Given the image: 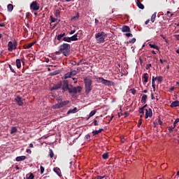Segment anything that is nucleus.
<instances>
[{
  "mask_svg": "<svg viewBox=\"0 0 179 179\" xmlns=\"http://www.w3.org/2000/svg\"><path fill=\"white\" fill-rule=\"evenodd\" d=\"M136 4H137L138 8H139V9H145V6H143V4H142V3H141V1L137 0Z\"/></svg>",
  "mask_w": 179,
  "mask_h": 179,
  "instance_id": "6ab92c4d",
  "label": "nucleus"
},
{
  "mask_svg": "<svg viewBox=\"0 0 179 179\" xmlns=\"http://www.w3.org/2000/svg\"><path fill=\"white\" fill-rule=\"evenodd\" d=\"M26 152H27V153H29V155H31V150L27 149Z\"/></svg>",
  "mask_w": 179,
  "mask_h": 179,
  "instance_id": "052dcab7",
  "label": "nucleus"
},
{
  "mask_svg": "<svg viewBox=\"0 0 179 179\" xmlns=\"http://www.w3.org/2000/svg\"><path fill=\"white\" fill-rule=\"evenodd\" d=\"M0 27H5L4 23H0Z\"/></svg>",
  "mask_w": 179,
  "mask_h": 179,
  "instance_id": "774afa93",
  "label": "nucleus"
},
{
  "mask_svg": "<svg viewBox=\"0 0 179 179\" xmlns=\"http://www.w3.org/2000/svg\"><path fill=\"white\" fill-rule=\"evenodd\" d=\"M126 37H134V35H132V34H126Z\"/></svg>",
  "mask_w": 179,
  "mask_h": 179,
  "instance_id": "13d9d810",
  "label": "nucleus"
},
{
  "mask_svg": "<svg viewBox=\"0 0 179 179\" xmlns=\"http://www.w3.org/2000/svg\"><path fill=\"white\" fill-rule=\"evenodd\" d=\"M96 113H97V110H93L90 112L88 119L90 118L91 117H93V115H94L96 114Z\"/></svg>",
  "mask_w": 179,
  "mask_h": 179,
  "instance_id": "c85d7f7f",
  "label": "nucleus"
},
{
  "mask_svg": "<svg viewBox=\"0 0 179 179\" xmlns=\"http://www.w3.org/2000/svg\"><path fill=\"white\" fill-rule=\"evenodd\" d=\"M84 85H85V94H89L90 92H92V90L93 89V87L92 85H93V80H92L90 78H85L84 79Z\"/></svg>",
  "mask_w": 179,
  "mask_h": 179,
  "instance_id": "7ed1b4c3",
  "label": "nucleus"
},
{
  "mask_svg": "<svg viewBox=\"0 0 179 179\" xmlns=\"http://www.w3.org/2000/svg\"><path fill=\"white\" fill-rule=\"evenodd\" d=\"M27 157L24 155L17 157L15 158L16 162H23V160H26Z\"/></svg>",
  "mask_w": 179,
  "mask_h": 179,
  "instance_id": "2eb2a0df",
  "label": "nucleus"
},
{
  "mask_svg": "<svg viewBox=\"0 0 179 179\" xmlns=\"http://www.w3.org/2000/svg\"><path fill=\"white\" fill-rule=\"evenodd\" d=\"M153 116V111L152 110V108H148L145 109V118L148 119L149 117H152Z\"/></svg>",
  "mask_w": 179,
  "mask_h": 179,
  "instance_id": "1a4fd4ad",
  "label": "nucleus"
},
{
  "mask_svg": "<svg viewBox=\"0 0 179 179\" xmlns=\"http://www.w3.org/2000/svg\"><path fill=\"white\" fill-rule=\"evenodd\" d=\"M59 104L61 108L65 107V106H68V104H69V101H64L60 102Z\"/></svg>",
  "mask_w": 179,
  "mask_h": 179,
  "instance_id": "393cba45",
  "label": "nucleus"
},
{
  "mask_svg": "<svg viewBox=\"0 0 179 179\" xmlns=\"http://www.w3.org/2000/svg\"><path fill=\"white\" fill-rule=\"evenodd\" d=\"M61 87H62V82H59L57 84L53 85V87L51 88V90H58V89H61Z\"/></svg>",
  "mask_w": 179,
  "mask_h": 179,
  "instance_id": "9b49d317",
  "label": "nucleus"
},
{
  "mask_svg": "<svg viewBox=\"0 0 179 179\" xmlns=\"http://www.w3.org/2000/svg\"><path fill=\"white\" fill-rule=\"evenodd\" d=\"M75 113H78V108L75 107L73 109H69L66 113V115H69V114H75Z\"/></svg>",
  "mask_w": 179,
  "mask_h": 179,
  "instance_id": "ddd939ff",
  "label": "nucleus"
},
{
  "mask_svg": "<svg viewBox=\"0 0 179 179\" xmlns=\"http://www.w3.org/2000/svg\"><path fill=\"white\" fill-rule=\"evenodd\" d=\"M143 79H144L145 83H148V82H149V74L148 73H145L143 76Z\"/></svg>",
  "mask_w": 179,
  "mask_h": 179,
  "instance_id": "4468645a",
  "label": "nucleus"
},
{
  "mask_svg": "<svg viewBox=\"0 0 179 179\" xmlns=\"http://www.w3.org/2000/svg\"><path fill=\"white\" fill-rule=\"evenodd\" d=\"M8 67L10 68L11 72H13V73H16V71H15V69H13V68L12 67V65L8 64Z\"/></svg>",
  "mask_w": 179,
  "mask_h": 179,
  "instance_id": "79ce46f5",
  "label": "nucleus"
},
{
  "mask_svg": "<svg viewBox=\"0 0 179 179\" xmlns=\"http://www.w3.org/2000/svg\"><path fill=\"white\" fill-rule=\"evenodd\" d=\"M70 74L71 75V76H75V75L78 74V71L76 70L72 71L71 72H70Z\"/></svg>",
  "mask_w": 179,
  "mask_h": 179,
  "instance_id": "58836bf2",
  "label": "nucleus"
},
{
  "mask_svg": "<svg viewBox=\"0 0 179 179\" xmlns=\"http://www.w3.org/2000/svg\"><path fill=\"white\" fill-rule=\"evenodd\" d=\"M71 76H72L71 75V73H66V74L64 75V79H68V78H71Z\"/></svg>",
  "mask_w": 179,
  "mask_h": 179,
  "instance_id": "4c0bfd02",
  "label": "nucleus"
},
{
  "mask_svg": "<svg viewBox=\"0 0 179 179\" xmlns=\"http://www.w3.org/2000/svg\"><path fill=\"white\" fill-rule=\"evenodd\" d=\"M59 51H61L62 54H63L64 57H69L71 52V45L68 43H63L59 46Z\"/></svg>",
  "mask_w": 179,
  "mask_h": 179,
  "instance_id": "f257e3e1",
  "label": "nucleus"
},
{
  "mask_svg": "<svg viewBox=\"0 0 179 179\" xmlns=\"http://www.w3.org/2000/svg\"><path fill=\"white\" fill-rule=\"evenodd\" d=\"M63 41H66V43H71V37H68V36L64 37Z\"/></svg>",
  "mask_w": 179,
  "mask_h": 179,
  "instance_id": "2f4dec72",
  "label": "nucleus"
},
{
  "mask_svg": "<svg viewBox=\"0 0 179 179\" xmlns=\"http://www.w3.org/2000/svg\"><path fill=\"white\" fill-rule=\"evenodd\" d=\"M95 38L98 44H101L106 41L107 34L104 31H100L95 34Z\"/></svg>",
  "mask_w": 179,
  "mask_h": 179,
  "instance_id": "f03ea898",
  "label": "nucleus"
},
{
  "mask_svg": "<svg viewBox=\"0 0 179 179\" xmlns=\"http://www.w3.org/2000/svg\"><path fill=\"white\" fill-rule=\"evenodd\" d=\"M122 31L123 33H130L131 32V28H129V27H128L127 25H124L122 27Z\"/></svg>",
  "mask_w": 179,
  "mask_h": 179,
  "instance_id": "f8f14e48",
  "label": "nucleus"
},
{
  "mask_svg": "<svg viewBox=\"0 0 179 179\" xmlns=\"http://www.w3.org/2000/svg\"><path fill=\"white\" fill-rule=\"evenodd\" d=\"M53 171H55V173H56V174H57V176H59V177H61V169H59V168L58 167H55L53 169Z\"/></svg>",
  "mask_w": 179,
  "mask_h": 179,
  "instance_id": "f3484780",
  "label": "nucleus"
},
{
  "mask_svg": "<svg viewBox=\"0 0 179 179\" xmlns=\"http://www.w3.org/2000/svg\"><path fill=\"white\" fill-rule=\"evenodd\" d=\"M175 89H176L175 87H171L170 88V90H171V92H173V91H174Z\"/></svg>",
  "mask_w": 179,
  "mask_h": 179,
  "instance_id": "338daca9",
  "label": "nucleus"
},
{
  "mask_svg": "<svg viewBox=\"0 0 179 179\" xmlns=\"http://www.w3.org/2000/svg\"><path fill=\"white\" fill-rule=\"evenodd\" d=\"M103 129H99V130H95L92 131V134L94 135H99V134H101L103 132Z\"/></svg>",
  "mask_w": 179,
  "mask_h": 179,
  "instance_id": "b1692460",
  "label": "nucleus"
},
{
  "mask_svg": "<svg viewBox=\"0 0 179 179\" xmlns=\"http://www.w3.org/2000/svg\"><path fill=\"white\" fill-rule=\"evenodd\" d=\"M102 158L103 160H107V159H108V152L103 153L102 155Z\"/></svg>",
  "mask_w": 179,
  "mask_h": 179,
  "instance_id": "7c9ffc66",
  "label": "nucleus"
},
{
  "mask_svg": "<svg viewBox=\"0 0 179 179\" xmlns=\"http://www.w3.org/2000/svg\"><path fill=\"white\" fill-rule=\"evenodd\" d=\"M72 65H78V66H79V65H80V63H76V62H73V63H72Z\"/></svg>",
  "mask_w": 179,
  "mask_h": 179,
  "instance_id": "0e129e2a",
  "label": "nucleus"
},
{
  "mask_svg": "<svg viewBox=\"0 0 179 179\" xmlns=\"http://www.w3.org/2000/svg\"><path fill=\"white\" fill-rule=\"evenodd\" d=\"M75 33H76V30H73V31H71L69 33V34H70V35H72V34H75Z\"/></svg>",
  "mask_w": 179,
  "mask_h": 179,
  "instance_id": "e2e57ef3",
  "label": "nucleus"
},
{
  "mask_svg": "<svg viewBox=\"0 0 179 179\" xmlns=\"http://www.w3.org/2000/svg\"><path fill=\"white\" fill-rule=\"evenodd\" d=\"M152 66V64H148L146 66H145V69L147 70H149L150 69V67Z\"/></svg>",
  "mask_w": 179,
  "mask_h": 179,
  "instance_id": "de8ad7c7",
  "label": "nucleus"
},
{
  "mask_svg": "<svg viewBox=\"0 0 179 179\" xmlns=\"http://www.w3.org/2000/svg\"><path fill=\"white\" fill-rule=\"evenodd\" d=\"M145 109H144L143 108H140L138 113L140 114H142L143 115H145Z\"/></svg>",
  "mask_w": 179,
  "mask_h": 179,
  "instance_id": "72a5a7b5",
  "label": "nucleus"
},
{
  "mask_svg": "<svg viewBox=\"0 0 179 179\" xmlns=\"http://www.w3.org/2000/svg\"><path fill=\"white\" fill-rule=\"evenodd\" d=\"M149 47H150V48H154L155 50H157V51L160 50V48H159L156 44L149 43Z\"/></svg>",
  "mask_w": 179,
  "mask_h": 179,
  "instance_id": "5701e85b",
  "label": "nucleus"
},
{
  "mask_svg": "<svg viewBox=\"0 0 179 179\" xmlns=\"http://www.w3.org/2000/svg\"><path fill=\"white\" fill-rule=\"evenodd\" d=\"M62 54V52H61V50L55 52L56 55H61Z\"/></svg>",
  "mask_w": 179,
  "mask_h": 179,
  "instance_id": "6e6d98bb",
  "label": "nucleus"
},
{
  "mask_svg": "<svg viewBox=\"0 0 179 179\" xmlns=\"http://www.w3.org/2000/svg\"><path fill=\"white\" fill-rule=\"evenodd\" d=\"M157 80V77L152 76V83H155V81Z\"/></svg>",
  "mask_w": 179,
  "mask_h": 179,
  "instance_id": "864d4df0",
  "label": "nucleus"
},
{
  "mask_svg": "<svg viewBox=\"0 0 179 179\" xmlns=\"http://www.w3.org/2000/svg\"><path fill=\"white\" fill-rule=\"evenodd\" d=\"M178 122H179V118H177V119L174 121V122H173V126H174V127H177V124H178Z\"/></svg>",
  "mask_w": 179,
  "mask_h": 179,
  "instance_id": "49530a36",
  "label": "nucleus"
},
{
  "mask_svg": "<svg viewBox=\"0 0 179 179\" xmlns=\"http://www.w3.org/2000/svg\"><path fill=\"white\" fill-rule=\"evenodd\" d=\"M136 43V38H133L131 40L127 41V44H134Z\"/></svg>",
  "mask_w": 179,
  "mask_h": 179,
  "instance_id": "473e14b6",
  "label": "nucleus"
},
{
  "mask_svg": "<svg viewBox=\"0 0 179 179\" xmlns=\"http://www.w3.org/2000/svg\"><path fill=\"white\" fill-rule=\"evenodd\" d=\"M62 35L60 34H59L58 36H57V40L59 41L60 40H62Z\"/></svg>",
  "mask_w": 179,
  "mask_h": 179,
  "instance_id": "8fccbe9b",
  "label": "nucleus"
},
{
  "mask_svg": "<svg viewBox=\"0 0 179 179\" xmlns=\"http://www.w3.org/2000/svg\"><path fill=\"white\" fill-rule=\"evenodd\" d=\"M85 139H90V134L85 135Z\"/></svg>",
  "mask_w": 179,
  "mask_h": 179,
  "instance_id": "680f3d73",
  "label": "nucleus"
},
{
  "mask_svg": "<svg viewBox=\"0 0 179 179\" xmlns=\"http://www.w3.org/2000/svg\"><path fill=\"white\" fill-rule=\"evenodd\" d=\"M36 44V42H32L29 44H26V45H24V50H29V48H31V47H33V45Z\"/></svg>",
  "mask_w": 179,
  "mask_h": 179,
  "instance_id": "dca6fc26",
  "label": "nucleus"
},
{
  "mask_svg": "<svg viewBox=\"0 0 179 179\" xmlns=\"http://www.w3.org/2000/svg\"><path fill=\"white\" fill-rule=\"evenodd\" d=\"M174 107H179V101H175L171 103V108H174Z\"/></svg>",
  "mask_w": 179,
  "mask_h": 179,
  "instance_id": "a211bd4d",
  "label": "nucleus"
},
{
  "mask_svg": "<svg viewBox=\"0 0 179 179\" xmlns=\"http://www.w3.org/2000/svg\"><path fill=\"white\" fill-rule=\"evenodd\" d=\"M17 132V128L16 127H13L10 130V134L13 135V134Z\"/></svg>",
  "mask_w": 179,
  "mask_h": 179,
  "instance_id": "bb28decb",
  "label": "nucleus"
},
{
  "mask_svg": "<svg viewBox=\"0 0 179 179\" xmlns=\"http://www.w3.org/2000/svg\"><path fill=\"white\" fill-rule=\"evenodd\" d=\"M8 12H12L13 10V4H8L7 6Z\"/></svg>",
  "mask_w": 179,
  "mask_h": 179,
  "instance_id": "cd10ccee",
  "label": "nucleus"
},
{
  "mask_svg": "<svg viewBox=\"0 0 179 179\" xmlns=\"http://www.w3.org/2000/svg\"><path fill=\"white\" fill-rule=\"evenodd\" d=\"M96 82L98 83H102L105 86H114V82L108 80H106L103 78L99 77L96 78Z\"/></svg>",
  "mask_w": 179,
  "mask_h": 179,
  "instance_id": "20e7f679",
  "label": "nucleus"
},
{
  "mask_svg": "<svg viewBox=\"0 0 179 179\" xmlns=\"http://www.w3.org/2000/svg\"><path fill=\"white\" fill-rule=\"evenodd\" d=\"M157 80L159 82V83H162V82H163V76H157Z\"/></svg>",
  "mask_w": 179,
  "mask_h": 179,
  "instance_id": "f704fd0d",
  "label": "nucleus"
},
{
  "mask_svg": "<svg viewBox=\"0 0 179 179\" xmlns=\"http://www.w3.org/2000/svg\"><path fill=\"white\" fill-rule=\"evenodd\" d=\"M52 108L55 110V109H57V108H61V105H60V103H56L55 105H54L53 106H52Z\"/></svg>",
  "mask_w": 179,
  "mask_h": 179,
  "instance_id": "e433bc0d",
  "label": "nucleus"
},
{
  "mask_svg": "<svg viewBox=\"0 0 179 179\" xmlns=\"http://www.w3.org/2000/svg\"><path fill=\"white\" fill-rule=\"evenodd\" d=\"M174 128H176V127L170 126L168 127V130L169 131V132H173V129H174Z\"/></svg>",
  "mask_w": 179,
  "mask_h": 179,
  "instance_id": "ea45409f",
  "label": "nucleus"
},
{
  "mask_svg": "<svg viewBox=\"0 0 179 179\" xmlns=\"http://www.w3.org/2000/svg\"><path fill=\"white\" fill-rule=\"evenodd\" d=\"M26 177L27 179H34V174H33V173H31L30 174H27Z\"/></svg>",
  "mask_w": 179,
  "mask_h": 179,
  "instance_id": "c756f323",
  "label": "nucleus"
},
{
  "mask_svg": "<svg viewBox=\"0 0 179 179\" xmlns=\"http://www.w3.org/2000/svg\"><path fill=\"white\" fill-rule=\"evenodd\" d=\"M30 8L32 10H38L40 9V6L38 5V3L34 1L31 3Z\"/></svg>",
  "mask_w": 179,
  "mask_h": 179,
  "instance_id": "6e6552de",
  "label": "nucleus"
},
{
  "mask_svg": "<svg viewBox=\"0 0 179 179\" xmlns=\"http://www.w3.org/2000/svg\"><path fill=\"white\" fill-rule=\"evenodd\" d=\"M93 124H94V127H97V125H99V122L96 120H94Z\"/></svg>",
  "mask_w": 179,
  "mask_h": 179,
  "instance_id": "5fc2aeb1",
  "label": "nucleus"
},
{
  "mask_svg": "<svg viewBox=\"0 0 179 179\" xmlns=\"http://www.w3.org/2000/svg\"><path fill=\"white\" fill-rule=\"evenodd\" d=\"M158 124L159 125H163V121H162L160 117L158 118Z\"/></svg>",
  "mask_w": 179,
  "mask_h": 179,
  "instance_id": "3c124183",
  "label": "nucleus"
},
{
  "mask_svg": "<svg viewBox=\"0 0 179 179\" xmlns=\"http://www.w3.org/2000/svg\"><path fill=\"white\" fill-rule=\"evenodd\" d=\"M173 37L177 40V41H179V34L178 35H174Z\"/></svg>",
  "mask_w": 179,
  "mask_h": 179,
  "instance_id": "4d7b16f0",
  "label": "nucleus"
},
{
  "mask_svg": "<svg viewBox=\"0 0 179 179\" xmlns=\"http://www.w3.org/2000/svg\"><path fill=\"white\" fill-rule=\"evenodd\" d=\"M40 169H41V174H43L44 173L45 169L43 168V166H41Z\"/></svg>",
  "mask_w": 179,
  "mask_h": 179,
  "instance_id": "603ef678",
  "label": "nucleus"
},
{
  "mask_svg": "<svg viewBox=\"0 0 179 179\" xmlns=\"http://www.w3.org/2000/svg\"><path fill=\"white\" fill-rule=\"evenodd\" d=\"M62 90L63 93H65V92H69L71 90V87H69V81L68 80H64L63 84L62 85Z\"/></svg>",
  "mask_w": 179,
  "mask_h": 179,
  "instance_id": "423d86ee",
  "label": "nucleus"
},
{
  "mask_svg": "<svg viewBox=\"0 0 179 179\" xmlns=\"http://www.w3.org/2000/svg\"><path fill=\"white\" fill-rule=\"evenodd\" d=\"M49 156L51 159L54 157V151H52L51 149L49 150Z\"/></svg>",
  "mask_w": 179,
  "mask_h": 179,
  "instance_id": "c9c22d12",
  "label": "nucleus"
},
{
  "mask_svg": "<svg viewBox=\"0 0 179 179\" xmlns=\"http://www.w3.org/2000/svg\"><path fill=\"white\" fill-rule=\"evenodd\" d=\"M78 34H74L73 36L70 37L71 41H78Z\"/></svg>",
  "mask_w": 179,
  "mask_h": 179,
  "instance_id": "4be33fe9",
  "label": "nucleus"
},
{
  "mask_svg": "<svg viewBox=\"0 0 179 179\" xmlns=\"http://www.w3.org/2000/svg\"><path fill=\"white\" fill-rule=\"evenodd\" d=\"M150 22V20H147L145 22V24H149V22Z\"/></svg>",
  "mask_w": 179,
  "mask_h": 179,
  "instance_id": "69168bd1",
  "label": "nucleus"
},
{
  "mask_svg": "<svg viewBox=\"0 0 179 179\" xmlns=\"http://www.w3.org/2000/svg\"><path fill=\"white\" fill-rule=\"evenodd\" d=\"M130 91L131 94H134V95L136 94V90H135V88L131 89Z\"/></svg>",
  "mask_w": 179,
  "mask_h": 179,
  "instance_id": "37998d69",
  "label": "nucleus"
},
{
  "mask_svg": "<svg viewBox=\"0 0 179 179\" xmlns=\"http://www.w3.org/2000/svg\"><path fill=\"white\" fill-rule=\"evenodd\" d=\"M55 75H58L57 71H55L50 73V76H55Z\"/></svg>",
  "mask_w": 179,
  "mask_h": 179,
  "instance_id": "a19ab883",
  "label": "nucleus"
},
{
  "mask_svg": "<svg viewBox=\"0 0 179 179\" xmlns=\"http://www.w3.org/2000/svg\"><path fill=\"white\" fill-rule=\"evenodd\" d=\"M141 125H142V120H140L138 121V123L137 126H138V128H139V127H141Z\"/></svg>",
  "mask_w": 179,
  "mask_h": 179,
  "instance_id": "bf43d9fd",
  "label": "nucleus"
},
{
  "mask_svg": "<svg viewBox=\"0 0 179 179\" xmlns=\"http://www.w3.org/2000/svg\"><path fill=\"white\" fill-rule=\"evenodd\" d=\"M146 100H148V95L143 94L142 98H141V103L143 104H145Z\"/></svg>",
  "mask_w": 179,
  "mask_h": 179,
  "instance_id": "412c9836",
  "label": "nucleus"
},
{
  "mask_svg": "<svg viewBox=\"0 0 179 179\" xmlns=\"http://www.w3.org/2000/svg\"><path fill=\"white\" fill-rule=\"evenodd\" d=\"M17 48V42L15 41L14 43L12 41H9L8 43V50L10 52H12L13 50H16Z\"/></svg>",
  "mask_w": 179,
  "mask_h": 179,
  "instance_id": "0eeeda50",
  "label": "nucleus"
},
{
  "mask_svg": "<svg viewBox=\"0 0 179 179\" xmlns=\"http://www.w3.org/2000/svg\"><path fill=\"white\" fill-rule=\"evenodd\" d=\"M15 101L17 102V104H18V106H23V98H22V96H17L15 97Z\"/></svg>",
  "mask_w": 179,
  "mask_h": 179,
  "instance_id": "9d476101",
  "label": "nucleus"
},
{
  "mask_svg": "<svg viewBox=\"0 0 179 179\" xmlns=\"http://www.w3.org/2000/svg\"><path fill=\"white\" fill-rule=\"evenodd\" d=\"M79 17H80L79 13H77L76 16L72 17V19H73V20H76L79 19Z\"/></svg>",
  "mask_w": 179,
  "mask_h": 179,
  "instance_id": "c03bdc74",
  "label": "nucleus"
},
{
  "mask_svg": "<svg viewBox=\"0 0 179 179\" xmlns=\"http://www.w3.org/2000/svg\"><path fill=\"white\" fill-rule=\"evenodd\" d=\"M156 15H157V13H155L154 14L152 15L151 19H150L152 23H155V20H156Z\"/></svg>",
  "mask_w": 179,
  "mask_h": 179,
  "instance_id": "a878e982",
  "label": "nucleus"
},
{
  "mask_svg": "<svg viewBox=\"0 0 179 179\" xmlns=\"http://www.w3.org/2000/svg\"><path fill=\"white\" fill-rule=\"evenodd\" d=\"M16 66L18 69H20V68H22V62H20V59H16Z\"/></svg>",
  "mask_w": 179,
  "mask_h": 179,
  "instance_id": "aec40b11",
  "label": "nucleus"
},
{
  "mask_svg": "<svg viewBox=\"0 0 179 179\" xmlns=\"http://www.w3.org/2000/svg\"><path fill=\"white\" fill-rule=\"evenodd\" d=\"M152 86L153 89V92H156V84L155 83H152Z\"/></svg>",
  "mask_w": 179,
  "mask_h": 179,
  "instance_id": "09e8293b",
  "label": "nucleus"
},
{
  "mask_svg": "<svg viewBox=\"0 0 179 179\" xmlns=\"http://www.w3.org/2000/svg\"><path fill=\"white\" fill-rule=\"evenodd\" d=\"M82 87L78 86V87H73V85H71V88L69 90L70 94H76V93H80L82 92Z\"/></svg>",
  "mask_w": 179,
  "mask_h": 179,
  "instance_id": "39448f33",
  "label": "nucleus"
},
{
  "mask_svg": "<svg viewBox=\"0 0 179 179\" xmlns=\"http://www.w3.org/2000/svg\"><path fill=\"white\" fill-rule=\"evenodd\" d=\"M50 20L52 23H55V21L57 20V19H55V17H53L52 15H50Z\"/></svg>",
  "mask_w": 179,
  "mask_h": 179,
  "instance_id": "a18cd8bd",
  "label": "nucleus"
}]
</instances>
